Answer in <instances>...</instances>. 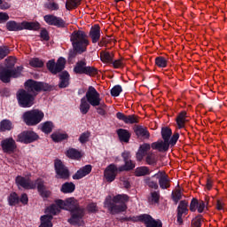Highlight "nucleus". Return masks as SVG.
Listing matches in <instances>:
<instances>
[{
  "label": "nucleus",
  "instance_id": "nucleus-57",
  "mask_svg": "<svg viewBox=\"0 0 227 227\" xmlns=\"http://www.w3.org/2000/svg\"><path fill=\"white\" fill-rule=\"evenodd\" d=\"M110 65H112L114 68H121L123 67V59H119L116 60H113Z\"/></svg>",
  "mask_w": 227,
  "mask_h": 227
},
{
  "label": "nucleus",
  "instance_id": "nucleus-18",
  "mask_svg": "<svg viewBox=\"0 0 227 227\" xmlns=\"http://www.w3.org/2000/svg\"><path fill=\"white\" fill-rule=\"evenodd\" d=\"M55 171L57 173V178H62L67 180L70 176V173L68 172V168L63 165V162L59 160H55Z\"/></svg>",
  "mask_w": 227,
  "mask_h": 227
},
{
  "label": "nucleus",
  "instance_id": "nucleus-62",
  "mask_svg": "<svg viewBox=\"0 0 227 227\" xmlns=\"http://www.w3.org/2000/svg\"><path fill=\"white\" fill-rule=\"evenodd\" d=\"M104 107H106V104L101 103V105H99V107L97 108V113L99 114L101 116H104V114H106V110H104Z\"/></svg>",
  "mask_w": 227,
  "mask_h": 227
},
{
  "label": "nucleus",
  "instance_id": "nucleus-12",
  "mask_svg": "<svg viewBox=\"0 0 227 227\" xmlns=\"http://www.w3.org/2000/svg\"><path fill=\"white\" fill-rule=\"evenodd\" d=\"M66 64L67 60L65 58L60 57L57 63L54 60H49L47 63V68L51 72V74H59V72L65 69Z\"/></svg>",
  "mask_w": 227,
  "mask_h": 227
},
{
  "label": "nucleus",
  "instance_id": "nucleus-42",
  "mask_svg": "<svg viewBox=\"0 0 227 227\" xmlns=\"http://www.w3.org/2000/svg\"><path fill=\"white\" fill-rule=\"evenodd\" d=\"M145 161L149 166H155L157 164V155L153 153H149L146 154Z\"/></svg>",
  "mask_w": 227,
  "mask_h": 227
},
{
  "label": "nucleus",
  "instance_id": "nucleus-36",
  "mask_svg": "<svg viewBox=\"0 0 227 227\" xmlns=\"http://www.w3.org/2000/svg\"><path fill=\"white\" fill-rule=\"evenodd\" d=\"M51 139L55 143H59L61 141H65V139H68V134L67 133H60V132H56L51 135Z\"/></svg>",
  "mask_w": 227,
  "mask_h": 227
},
{
  "label": "nucleus",
  "instance_id": "nucleus-43",
  "mask_svg": "<svg viewBox=\"0 0 227 227\" xmlns=\"http://www.w3.org/2000/svg\"><path fill=\"white\" fill-rule=\"evenodd\" d=\"M79 4H81V0H67L66 8L69 11L75 10Z\"/></svg>",
  "mask_w": 227,
  "mask_h": 227
},
{
  "label": "nucleus",
  "instance_id": "nucleus-15",
  "mask_svg": "<svg viewBox=\"0 0 227 227\" xmlns=\"http://www.w3.org/2000/svg\"><path fill=\"white\" fill-rule=\"evenodd\" d=\"M38 139V135L35 133V131H23L18 135V140L20 143H24L27 145L29 143H33Z\"/></svg>",
  "mask_w": 227,
  "mask_h": 227
},
{
  "label": "nucleus",
  "instance_id": "nucleus-1",
  "mask_svg": "<svg viewBox=\"0 0 227 227\" xmlns=\"http://www.w3.org/2000/svg\"><path fill=\"white\" fill-rule=\"evenodd\" d=\"M53 204L59 210H68L70 212V218L67 223L73 226H84V215H86V209L79 205V202L74 199L69 198L66 200H58Z\"/></svg>",
  "mask_w": 227,
  "mask_h": 227
},
{
  "label": "nucleus",
  "instance_id": "nucleus-14",
  "mask_svg": "<svg viewBox=\"0 0 227 227\" xmlns=\"http://www.w3.org/2000/svg\"><path fill=\"white\" fill-rule=\"evenodd\" d=\"M0 146L4 153H13L17 150V143L13 137H7L1 141Z\"/></svg>",
  "mask_w": 227,
  "mask_h": 227
},
{
  "label": "nucleus",
  "instance_id": "nucleus-30",
  "mask_svg": "<svg viewBox=\"0 0 227 227\" xmlns=\"http://www.w3.org/2000/svg\"><path fill=\"white\" fill-rule=\"evenodd\" d=\"M189 213V202L186 200H181L177 207V214L180 215H187Z\"/></svg>",
  "mask_w": 227,
  "mask_h": 227
},
{
  "label": "nucleus",
  "instance_id": "nucleus-20",
  "mask_svg": "<svg viewBox=\"0 0 227 227\" xmlns=\"http://www.w3.org/2000/svg\"><path fill=\"white\" fill-rule=\"evenodd\" d=\"M154 178H157L159 180L160 187V189H169V177H168V175H166V172L160 171L157 174H155Z\"/></svg>",
  "mask_w": 227,
  "mask_h": 227
},
{
  "label": "nucleus",
  "instance_id": "nucleus-19",
  "mask_svg": "<svg viewBox=\"0 0 227 227\" xmlns=\"http://www.w3.org/2000/svg\"><path fill=\"white\" fill-rule=\"evenodd\" d=\"M43 19L44 22L49 24V26H56V27H65L66 26L65 20H63V19L52 14L45 15Z\"/></svg>",
  "mask_w": 227,
  "mask_h": 227
},
{
  "label": "nucleus",
  "instance_id": "nucleus-37",
  "mask_svg": "<svg viewBox=\"0 0 227 227\" xmlns=\"http://www.w3.org/2000/svg\"><path fill=\"white\" fill-rule=\"evenodd\" d=\"M136 168V163H134L131 160H128L124 161V165L119 167V171H130Z\"/></svg>",
  "mask_w": 227,
  "mask_h": 227
},
{
  "label": "nucleus",
  "instance_id": "nucleus-5",
  "mask_svg": "<svg viewBox=\"0 0 227 227\" xmlns=\"http://www.w3.org/2000/svg\"><path fill=\"white\" fill-rule=\"evenodd\" d=\"M8 31H22V29H39L40 24L38 22H27L17 23L15 21H8L6 23Z\"/></svg>",
  "mask_w": 227,
  "mask_h": 227
},
{
  "label": "nucleus",
  "instance_id": "nucleus-28",
  "mask_svg": "<svg viewBox=\"0 0 227 227\" xmlns=\"http://www.w3.org/2000/svg\"><path fill=\"white\" fill-rule=\"evenodd\" d=\"M66 155L68 159H72L73 160H79V159L82 158V153L75 148H69L66 152Z\"/></svg>",
  "mask_w": 227,
  "mask_h": 227
},
{
  "label": "nucleus",
  "instance_id": "nucleus-26",
  "mask_svg": "<svg viewBox=\"0 0 227 227\" xmlns=\"http://www.w3.org/2000/svg\"><path fill=\"white\" fill-rule=\"evenodd\" d=\"M89 36L92 40V43H97L100 40V26L94 25L90 31Z\"/></svg>",
  "mask_w": 227,
  "mask_h": 227
},
{
  "label": "nucleus",
  "instance_id": "nucleus-49",
  "mask_svg": "<svg viewBox=\"0 0 227 227\" xmlns=\"http://www.w3.org/2000/svg\"><path fill=\"white\" fill-rule=\"evenodd\" d=\"M10 54V48L8 46H0V59H4Z\"/></svg>",
  "mask_w": 227,
  "mask_h": 227
},
{
  "label": "nucleus",
  "instance_id": "nucleus-3",
  "mask_svg": "<svg viewBox=\"0 0 227 227\" xmlns=\"http://www.w3.org/2000/svg\"><path fill=\"white\" fill-rule=\"evenodd\" d=\"M70 42L72 43L73 49L78 52V54H84L88 51V45L90 41L88 35L82 30H74L70 36Z\"/></svg>",
  "mask_w": 227,
  "mask_h": 227
},
{
  "label": "nucleus",
  "instance_id": "nucleus-21",
  "mask_svg": "<svg viewBox=\"0 0 227 227\" xmlns=\"http://www.w3.org/2000/svg\"><path fill=\"white\" fill-rule=\"evenodd\" d=\"M116 118H118L121 121H123L127 124H134V123H139V120L137 119V116L131 114V115H125L121 112H118L116 114Z\"/></svg>",
  "mask_w": 227,
  "mask_h": 227
},
{
  "label": "nucleus",
  "instance_id": "nucleus-48",
  "mask_svg": "<svg viewBox=\"0 0 227 227\" xmlns=\"http://www.w3.org/2000/svg\"><path fill=\"white\" fill-rule=\"evenodd\" d=\"M29 65H30V67H34L35 68H42V67H43V61H42L38 58H35V59H30Z\"/></svg>",
  "mask_w": 227,
  "mask_h": 227
},
{
  "label": "nucleus",
  "instance_id": "nucleus-50",
  "mask_svg": "<svg viewBox=\"0 0 227 227\" xmlns=\"http://www.w3.org/2000/svg\"><path fill=\"white\" fill-rule=\"evenodd\" d=\"M90 134L89 131L82 133L79 137L80 143H82V145H84V143H88V141H90Z\"/></svg>",
  "mask_w": 227,
  "mask_h": 227
},
{
  "label": "nucleus",
  "instance_id": "nucleus-40",
  "mask_svg": "<svg viewBox=\"0 0 227 227\" xmlns=\"http://www.w3.org/2000/svg\"><path fill=\"white\" fill-rule=\"evenodd\" d=\"M74 191H75V184H74V183H65L62 184L61 192H64V194L74 192Z\"/></svg>",
  "mask_w": 227,
  "mask_h": 227
},
{
  "label": "nucleus",
  "instance_id": "nucleus-23",
  "mask_svg": "<svg viewBox=\"0 0 227 227\" xmlns=\"http://www.w3.org/2000/svg\"><path fill=\"white\" fill-rule=\"evenodd\" d=\"M91 173V165H86L81 168L74 176V180H81V178H84V176L90 175Z\"/></svg>",
  "mask_w": 227,
  "mask_h": 227
},
{
  "label": "nucleus",
  "instance_id": "nucleus-25",
  "mask_svg": "<svg viewBox=\"0 0 227 227\" xmlns=\"http://www.w3.org/2000/svg\"><path fill=\"white\" fill-rule=\"evenodd\" d=\"M153 150H158V152H168L169 150V143L166 141H158L151 145Z\"/></svg>",
  "mask_w": 227,
  "mask_h": 227
},
{
  "label": "nucleus",
  "instance_id": "nucleus-54",
  "mask_svg": "<svg viewBox=\"0 0 227 227\" xmlns=\"http://www.w3.org/2000/svg\"><path fill=\"white\" fill-rule=\"evenodd\" d=\"M201 223H203V217L201 215L195 217L192 221V224L193 227H201Z\"/></svg>",
  "mask_w": 227,
  "mask_h": 227
},
{
  "label": "nucleus",
  "instance_id": "nucleus-53",
  "mask_svg": "<svg viewBox=\"0 0 227 227\" xmlns=\"http://www.w3.org/2000/svg\"><path fill=\"white\" fill-rule=\"evenodd\" d=\"M181 198H182V191L176 190L175 192H172V200L175 201V203H178Z\"/></svg>",
  "mask_w": 227,
  "mask_h": 227
},
{
  "label": "nucleus",
  "instance_id": "nucleus-45",
  "mask_svg": "<svg viewBox=\"0 0 227 227\" xmlns=\"http://www.w3.org/2000/svg\"><path fill=\"white\" fill-rule=\"evenodd\" d=\"M44 6L51 12H58L59 10V4L54 1H48Z\"/></svg>",
  "mask_w": 227,
  "mask_h": 227
},
{
  "label": "nucleus",
  "instance_id": "nucleus-13",
  "mask_svg": "<svg viewBox=\"0 0 227 227\" xmlns=\"http://www.w3.org/2000/svg\"><path fill=\"white\" fill-rule=\"evenodd\" d=\"M16 185L20 189L22 187L23 189H36V181H32L29 179V177H24L22 176H18L15 178Z\"/></svg>",
  "mask_w": 227,
  "mask_h": 227
},
{
  "label": "nucleus",
  "instance_id": "nucleus-2",
  "mask_svg": "<svg viewBox=\"0 0 227 227\" xmlns=\"http://www.w3.org/2000/svg\"><path fill=\"white\" fill-rule=\"evenodd\" d=\"M127 201H129V196L125 194L116 195L114 198L107 196L105 200L104 206L105 208H108L110 214L114 215L127 210Z\"/></svg>",
  "mask_w": 227,
  "mask_h": 227
},
{
  "label": "nucleus",
  "instance_id": "nucleus-61",
  "mask_svg": "<svg viewBox=\"0 0 227 227\" xmlns=\"http://www.w3.org/2000/svg\"><path fill=\"white\" fill-rule=\"evenodd\" d=\"M10 19V16L6 12H0V24L6 22Z\"/></svg>",
  "mask_w": 227,
  "mask_h": 227
},
{
  "label": "nucleus",
  "instance_id": "nucleus-16",
  "mask_svg": "<svg viewBox=\"0 0 227 227\" xmlns=\"http://www.w3.org/2000/svg\"><path fill=\"white\" fill-rule=\"evenodd\" d=\"M118 171H120V168L116 167L114 164H110L106 167L104 172V176L106 182H114L116 180V175H118Z\"/></svg>",
  "mask_w": 227,
  "mask_h": 227
},
{
  "label": "nucleus",
  "instance_id": "nucleus-31",
  "mask_svg": "<svg viewBox=\"0 0 227 227\" xmlns=\"http://www.w3.org/2000/svg\"><path fill=\"white\" fill-rule=\"evenodd\" d=\"M100 59L103 63H108V65H111L114 59V53L109 51H101Z\"/></svg>",
  "mask_w": 227,
  "mask_h": 227
},
{
  "label": "nucleus",
  "instance_id": "nucleus-11",
  "mask_svg": "<svg viewBox=\"0 0 227 227\" xmlns=\"http://www.w3.org/2000/svg\"><path fill=\"white\" fill-rule=\"evenodd\" d=\"M22 72V67H17V69L10 70L8 68L0 69V80L2 82H10V79L13 77L14 79L17 77H20V74Z\"/></svg>",
  "mask_w": 227,
  "mask_h": 227
},
{
  "label": "nucleus",
  "instance_id": "nucleus-32",
  "mask_svg": "<svg viewBox=\"0 0 227 227\" xmlns=\"http://www.w3.org/2000/svg\"><path fill=\"white\" fill-rule=\"evenodd\" d=\"M117 134L121 143H129L130 140V133L127 129H120L117 130Z\"/></svg>",
  "mask_w": 227,
  "mask_h": 227
},
{
  "label": "nucleus",
  "instance_id": "nucleus-41",
  "mask_svg": "<svg viewBox=\"0 0 227 227\" xmlns=\"http://www.w3.org/2000/svg\"><path fill=\"white\" fill-rule=\"evenodd\" d=\"M146 175H150V168L148 167H138L135 170L136 176H146Z\"/></svg>",
  "mask_w": 227,
  "mask_h": 227
},
{
  "label": "nucleus",
  "instance_id": "nucleus-9",
  "mask_svg": "<svg viewBox=\"0 0 227 227\" xmlns=\"http://www.w3.org/2000/svg\"><path fill=\"white\" fill-rule=\"evenodd\" d=\"M74 72L75 74H84L85 75H97V68L86 66V59L76 62Z\"/></svg>",
  "mask_w": 227,
  "mask_h": 227
},
{
  "label": "nucleus",
  "instance_id": "nucleus-29",
  "mask_svg": "<svg viewBox=\"0 0 227 227\" xmlns=\"http://www.w3.org/2000/svg\"><path fill=\"white\" fill-rule=\"evenodd\" d=\"M187 121H189L187 120V112L183 111L181 112L178 116L176 117V124L178 129H184V127H185V123H187Z\"/></svg>",
  "mask_w": 227,
  "mask_h": 227
},
{
  "label": "nucleus",
  "instance_id": "nucleus-46",
  "mask_svg": "<svg viewBox=\"0 0 227 227\" xmlns=\"http://www.w3.org/2000/svg\"><path fill=\"white\" fill-rule=\"evenodd\" d=\"M52 129H54V124L51 121H46L42 125V130L44 134H51V132H52Z\"/></svg>",
  "mask_w": 227,
  "mask_h": 227
},
{
  "label": "nucleus",
  "instance_id": "nucleus-63",
  "mask_svg": "<svg viewBox=\"0 0 227 227\" xmlns=\"http://www.w3.org/2000/svg\"><path fill=\"white\" fill-rule=\"evenodd\" d=\"M89 212H97L98 210V207H97L96 203H90L87 207Z\"/></svg>",
  "mask_w": 227,
  "mask_h": 227
},
{
  "label": "nucleus",
  "instance_id": "nucleus-51",
  "mask_svg": "<svg viewBox=\"0 0 227 227\" xmlns=\"http://www.w3.org/2000/svg\"><path fill=\"white\" fill-rule=\"evenodd\" d=\"M15 58L14 57H8L5 59V67L6 68H13V67H15Z\"/></svg>",
  "mask_w": 227,
  "mask_h": 227
},
{
  "label": "nucleus",
  "instance_id": "nucleus-4",
  "mask_svg": "<svg viewBox=\"0 0 227 227\" xmlns=\"http://www.w3.org/2000/svg\"><path fill=\"white\" fill-rule=\"evenodd\" d=\"M43 116H45L43 112L34 109L25 112L22 115V119L28 127H35V125H38V123L43 120Z\"/></svg>",
  "mask_w": 227,
  "mask_h": 227
},
{
  "label": "nucleus",
  "instance_id": "nucleus-33",
  "mask_svg": "<svg viewBox=\"0 0 227 227\" xmlns=\"http://www.w3.org/2000/svg\"><path fill=\"white\" fill-rule=\"evenodd\" d=\"M7 201L10 207H15V205H19V203L20 202V199L19 198V195L17 194V192H12L8 196Z\"/></svg>",
  "mask_w": 227,
  "mask_h": 227
},
{
  "label": "nucleus",
  "instance_id": "nucleus-22",
  "mask_svg": "<svg viewBox=\"0 0 227 227\" xmlns=\"http://www.w3.org/2000/svg\"><path fill=\"white\" fill-rule=\"evenodd\" d=\"M36 185H37V191L40 196H42V198H49L51 196V191L47 190V187H45L43 180L37 179L35 181V186Z\"/></svg>",
  "mask_w": 227,
  "mask_h": 227
},
{
  "label": "nucleus",
  "instance_id": "nucleus-35",
  "mask_svg": "<svg viewBox=\"0 0 227 227\" xmlns=\"http://www.w3.org/2000/svg\"><path fill=\"white\" fill-rule=\"evenodd\" d=\"M90 104L88 102V99L86 98H82L81 99L80 104V112L82 114H88V112L90 111Z\"/></svg>",
  "mask_w": 227,
  "mask_h": 227
},
{
  "label": "nucleus",
  "instance_id": "nucleus-34",
  "mask_svg": "<svg viewBox=\"0 0 227 227\" xmlns=\"http://www.w3.org/2000/svg\"><path fill=\"white\" fill-rule=\"evenodd\" d=\"M70 81V74L67 72H63L60 74V83H59V88H67Z\"/></svg>",
  "mask_w": 227,
  "mask_h": 227
},
{
  "label": "nucleus",
  "instance_id": "nucleus-6",
  "mask_svg": "<svg viewBox=\"0 0 227 227\" xmlns=\"http://www.w3.org/2000/svg\"><path fill=\"white\" fill-rule=\"evenodd\" d=\"M17 98L21 107H31L35 104V96L30 94L27 90H20Z\"/></svg>",
  "mask_w": 227,
  "mask_h": 227
},
{
  "label": "nucleus",
  "instance_id": "nucleus-27",
  "mask_svg": "<svg viewBox=\"0 0 227 227\" xmlns=\"http://www.w3.org/2000/svg\"><path fill=\"white\" fill-rule=\"evenodd\" d=\"M135 133L137 137L140 139H149L150 138V132L148 129L143 126H137L135 128Z\"/></svg>",
  "mask_w": 227,
  "mask_h": 227
},
{
  "label": "nucleus",
  "instance_id": "nucleus-60",
  "mask_svg": "<svg viewBox=\"0 0 227 227\" xmlns=\"http://www.w3.org/2000/svg\"><path fill=\"white\" fill-rule=\"evenodd\" d=\"M197 210L199 214H201L205 210V202L203 200L198 202Z\"/></svg>",
  "mask_w": 227,
  "mask_h": 227
},
{
  "label": "nucleus",
  "instance_id": "nucleus-39",
  "mask_svg": "<svg viewBox=\"0 0 227 227\" xmlns=\"http://www.w3.org/2000/svg\"><path fill=\"white\" fill-rule=\"evenodd\" d=\"M13 129V124L10 120H3L0 122V130L1 132H6V130H12Z\"/></svg>",
  "mask_w": 227,
  "mask_h": 227
},
{
  "label": "nucleus",
  "instance_id": "nucleus-55",
  "mask_svg": "<svg viewBox=\"0 0 227 227\" xmlns=\"http://www.w3.org/2000/svg\"><path fill=\"white\" fill-rule=\"evenodd\" d=\"M180 137V134L178 133H175L171 138H169L168 140V146L171 145V146H175L176 145V141H178Z\"/></svg>",
  "mask_w": 227,
  "mask_h": 227
},
{
  "label": "nucleus",
  "instance_id": "nucleus-38",
  "mask_svg": "<svg viewBox=\"0 0 227 227\" xmlns=\"http://www.w3.org/2000/svg\"><path fill=\"white\" fill-rule=\"evenodd\" d=\"M172 134H173V131H171V129L168 127L161 129V137L163 141H166V143H169V139H171Z\"/></svg>",
  "mask_w": 227,
  "mask_h": 227
},
{
  "label": "nucleus",
  "instance_id": "nucleus-24",
  "mask_svg": "<svg viewBox=\"0 0 227 227\" xmlns=\"http://www.w3.org/2000/svg\"><path fill=\"white\" fill-rule=\"evenodd\" d=\"M150 148H152V145H150V144H144L140 145L137 153V160H138V162H141V160H143L145 155H148Z\"/></svg>",
  "mask_w": 227,
  "mask_h": 227
},
{
  "label": "nucleus",
  "instance_id": "nucleus-64",
  "mask_svg": "<svg viewBox=\"0 0 227 227\" xmlns=\"http://www.w3.org/2000/svg\"><path fill=\"white\" fill-rule=\"evenodd\" d=\"M8 8H10V4L3 0H0V10H8Z\"/></svg>",
  "mask_w": 227,
  "mask_h": 227
},
{
  "label": "nucleus",
  "instance_id": "nucleus-59",
  "mask_svg": "<svg viewBox=\"0 0 227 227\" xmlns=\"http://www.w3.org/2000/svg\"><path fill=\"white\" fill-rule=\"evenodd\" d=\"M146 184H147L148 187H151V189H159V184H157V182H155V181L146 179Z\"/></svg>",
  "mask_w": 227,
  "mask_h": 227
},
{
  "label": "nucleus",
  "instance_id": "nucleus-56",
  "mask_svg": "<svg viewBox=\"0 0 227 227\" xmlns=\"http://www.w3.org/2000/svg\"><path fill=\"white\" fill-rule=\"evenodd\" d=\"M120 181L121 185H123V187H125L126 189H129L130 187V181L129 180V177L121 176Z\"/></svg>",
  "mask_w": 227,
  "mask_h": 227
},
{
  "label": "nucleus",
  "instance_id": "nucleus-8",
  "mask_svg": "<svg viewBox=\"0 0 227 227\" xmlns=\"http://www.w3.org/2000/svg\"><path fill=\"white\" fill-rule=\"evenodd\" d=\"M86 100L92 106V107H98L102 106V98H100V93L97 91V89L93 86H90L85 94Z\"/></svg>",
  "mask_w": 227,
  "mask_h": 227
},
{
  "label": "nucleus",
  "instance_id": "nucleus-7",
  "mask_svg": "<svg viewBox=\"0 0 227 227\" xmlns=\"http://www.w3.org/2000/svg\"><path fill=\"white\" fill-rule=\"evenodd\" d=\"M45 214L47 215L41 216V224L39 227H52V215L59 214V208L56 205H51L46 208Z\"/></svg>",
  "mask_w": 227,
  "mask_h": 227
},
{
  "label": "nucleus",
  "instance_id": "nucleus-47",
  "mask_svg": "<svg viewBox=\"0 0 227 227\" xmlns=\"http://www.w3.org/2000/svg\"><path fill=\"white\" fill-rule=\"evenodd\" d=\"M155 65L160 68H166V67H168V60L164 57H157L155 59Z\"/></svg>",
  "mask_w": 227,
  "mask_h": 227
},
{
  "label": "nucleus",
  "instance_id": "nucleus-58",
  "mask_svg": "<svg viewBox=\"0 0 227 227\" xmlns=\"http://www.w3.org/2000/svg\"><path fill=\"white\" fill-rule=\"evenodd\" d=\"M198 203L199 201L196 199H192L190 204V210L191 212H196L198 209Z\"/></svg>",
  "mask_w": 227,
  "mask_h": 227
},
{
  "label": "nucleus",
  "instance_id": "nucleus-52",
  "mask_svg": "<svg viewBox=\"0 0 227 227\" xmlns=\"http://www.w3.org/2000/svg\"><path fill=\"white\" fill-rule=\"evenodd\" d=\"M121 86L120 85H115L112 90H111V95L112 97H120V93H121Z\"/></svg>",
  "mask_w": 227,
  "mask_h": 227
},
{
  "label": "nucleus",
  "instance_id": "nucleus-44",
  "mask_svg": "<svg viewBox=\"0 0 227 227\" xmlns=\"http://www.w3.org/2000/svg\"><path fill=\"white\" fill-rule=\"evenodd\" d=\"M159 200H160V193L159 192H153L148 201L151 205H155V203H159Z\"/></svg>",
  "mask_w": 227,
  "mask_h": 227
},
{
  "label": "nucleus",
  "instance_id": "nucleus-10",
  "mask_svg": "<svg viewBox=\"0 0 227 227\" xmlns=\"http://www.w3.org/2000/svg\"><path fill=\"white\" fill-rule=\"evenodd\" d=\"M25 89L27 91L35 97L40 93V91H45L47 88L45 83L41 82H36L35 80H28L25 82Z\"/></svg>",
  "mask_w": 227,
  "mask_h": 227
},
{
  "label": "nucleus",
  "instance_id": "nucleus-17",
  "mask_svg": "<svg viewBox=\"0 0 227 227\" xmlns=\"http://www.w3.org/2000/svg\"><path fill=\"white\" fill-rule=\"evenodd\" d=\"M137 221L145 223L146 227H162V222L160 220L153 219L150 215H141L137 217Z\"/></svg>",
  "mask_w": 227,
  "mask_h": 227
}]
</instances>
